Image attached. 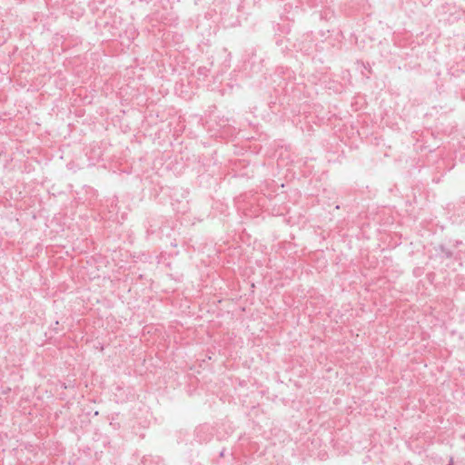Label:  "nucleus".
I'll return each instance as SVG.
<instances>
[{"mask_svg": "<svg viewBox=\"0 0 465 465\" xmlns=\"http://www.w3.org/2000/svg\"><path fill=\"white\" fill-rule=\"evenodd\" d=\"M306 3L311 8L314 9L312 15L315 18L328 22L334 17V11L327 1L306 0Z\"/></svg>", "mask_w": 465, "mask_h": 465, "instance_id": "f257e3e1", "label": "nucleus"}, {"mask_svg": "<svg viewBox=\"0 0 465 465\" xmlns=\"http://www.w3.org/2000/svg\"><path fill=\"white\" fill-rule=\"evenodd\" d=\"M294 47L298 52L305 55H310L317 51V44L314 43L312 34L303 35L302 38L298 39L294 44Z\"/></svg>", "mask_w": 465, "mask_h": 465, "instance_id": "f03ea898", "label": "nucleus"}, {"mask_svg": "<svg viewBox=\"0 0 465 465\" xmlns=\"http://www.w3.org/2000/svg\"><path fill=\"white\" fill-rule=\"evenodd\" d=\"M213 437V433L211 431V428L204 424L196 427L194 430V440L199 443H206Z\"/></svg>", "mask_w": 465, "mask_h": 465, "instance_id": "7ed1b4c3", "label": "nucleus"}, {"mask_svg": "<svg viewBox=\"0 0 465 465\" xmlns=\"http://www.w3.org/2000/svg\"><path fill=\"white\" fill-rule=\"evenodd\" d=\"M436 254L440 258L450 259L453 257V252L450 249L443 244H440L435 248Z\"/></svg>", "mask_w": 465, "mask_h": 465, "instance_id": "20e7f679", "label": "nucleus"}, {"mask_svg": "<svg viewBox=\"0 0 465 465\" xmlns=\"http://www.w3.org/2000/svg\"><path fill=\"white\" fill-rule=\"evenodd\" d=\"M208 73H209V69L206 66H200L197 69V74L199 75V77L204 78L207 76Z\"/></svg>", "mask_w": 465, "mask_h": 465, "instance_id": "39448f33", "label": "nucleus"}, {"mask_svg": "<svg viewBox=\"0 0 465 465\" xmlns=\"http://www.w3.org/2000/svg\"><path fill=\"white\" fill-rule=\"evenodd\" d=\"M155 232V230L153 229V225L148 223L146 225V233L147 235L153 234Z\"/></svg>", "mask_w": 465, "mask_h": 465, "instance_id": "423d86ee", "label": "nucleus"}, {"mask_svg": "<svg viewBox=\"0 0 465 465\" xmlns=\"http://www.w3.org/2000/svg\"><path fill=\"white\" fill-rule=\"evenodd\" d=\"M457 282L461 289L465 290V278L464 277H459L457 279Z\"/></svg>", "mask_w": 465, "mask_h": 465, "instance_id": "0eeeda50", "label": "nucleus"}, {"mask_svg": "<svg viewBox=\"0 0 465 465\" xmlns=\"http://www.w3.org/2000/svg\"><path fill=\"white\" fill-rule=\"evenodd\" d=\"M286 42H287V40H286L285 38H281V39H278V40L276 41V45H277L278 46H282V45H284V44H285Z\"/></svg>", "mask_w": 465, "mask_h": 465, "instance_id": "6e6552de", "label": "nucleus"}, {"mask_svg": "<svg viewBox=\"0 0 465 465\" xmlns=\"http://www.w3.org/2000/svg\"><path fill=\"white\" fill-rule=\"evenodd\" d=\"M450 243H451L454 247H458L459 245H460L462 242L461 241H458V240H455V241H450Z\"/></svg>", "mask_w": 465, "mask_h": 465, "instance_id": "1a4fd4ad", "label": "nucleus"}, {"mask_svg": "<svg viewBox=\"0 0 465 465\" xmlns=\"http://www.w3.org/2000/svg\"><path fill=\"white\" fill-rule=\"evenodd\" d=\"M225 455V449L222 450L221 452L219 453V457H224Z\"/></svg>", "mask_w": 465, "mask_h": 465, "instance_id": "9d476101", "label": "nucleus"}, {"mask_svg": "<svg viewBox=\"0 0 465 465\" xmlns=\"http://www.w3.org/2000/svg\"><path fill=\"white\" fill-rule=\"evenodd\" d=\"M269 465H274L273 462H270ZM276 465H287L284 461H281L280 463H277Z\"/></svg>", "mask_w": 465, "mask_h": 465, "instance_id": "9b49d317", "label": "nucleus"}, {"mask_svg": "<svg viewBox=\"0 0 465 465\" xmlns=\"http://www.w3.org/2000/svg\"><path fill=\"white\" fill-rule=\"evenodd\" d=\"M362 65L364 66L365 69H368L369 72H371V66L370 64H368L367 65H365L363 63H362Z\"/></svg>", "mask_w": 465, "mask_h": 465, "instance_id": "f8f14e48", "label": "nucleus"}, {"mask_svg": "<svg viewBox=\"0 0 465 465\" xmlns=\"http://www.w3.org/2000/svg\"><path fill=\"white\" fill-rule=\"evenodd\" d=\"M447 465H453V459L452 458L450 459V461H449V463Z\"/></svg>", "mask_w": 465, "mask_h": 465, "instance_id": "ddd939ff", "label": "nucleus"}, {"mask_svg": "<svg viewBox=\"0 0 465 465\" xmlns=\"http://www.w3.org/2000/svg\"><path fill=\"white\" fill-rule=\"evenodd\" d=\"M285 48H287V46H286V45H284V47H282L281 51H282V52H284V49H285Z\"/></svg>", "mask_w": 465, "mask_h": 465, "instance_id": "4468645a", "label": "nucleus"}]
</instances>
